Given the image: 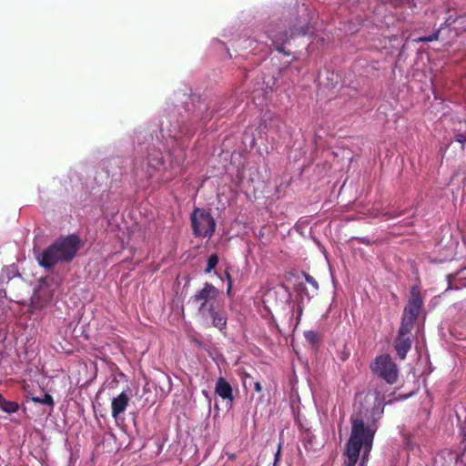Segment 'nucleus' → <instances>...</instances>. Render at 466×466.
I'll use <instances>...</instances> for the list:
<instances>
[{
  "instance_id": "obj_1",
  "label": "nucleus",
  "mask_w": 466,
  "mask_h": 466,
  "mask_svg": "<svg viewBox=\"0 0 466 466\" xmlns=\"http://www.w3.org/2000/svg\"><path fill=\"white\" fill-rule=\"evenodd\" d=\"M233 106L226 96L213 99L192 94L180 106L165 109L155 136L149 128L136 130L128 183L137 191L156 190L183 176L193 137L205 132L213 117L228 116Z\"/></svg>"
},
{
  "instance_id": "obj_2",
  "label": "nucleus",
  "mask_w": 466,
  "mask_h": 466,
  "mask_svg": "<svg viewBox=\"0 0 466 466\" xmlns=\"http://www.w3.org/2000/svg\"><path fill=\"white\" fill-rule=\"evenodd\" d=\"M384 413V404L378 398L370 407L361 404L350 417V435L345 445V466H355L360 452H370L379 421Z\"/></svg>"
},
{
  "instance_id": "obj_3",
  "label": "nucleus",
  "mask_w": 466,
  "mask_h": 466,
  "mask_svg": "<svg viewBox=\"0 0 466 466\" xmlns=\"http://www.w3.org/2000/svg\"><path fill=\"white\" fill-rule=\"evenodd\" d=\"M82 246L83 242L78 235H61L42 251H35V258L42 268L53 271L56 267L71 264Z\"/></svg>"
},
{
  "instance_id": "obj_4",
  "label": "nucleus",
  "mask_w": 466,
  "mask_h": 466,
  "mask_svg": "<svg viewBox=\"0 0 466 466\" xmlns=\"http://www.w3.org/2000/svg\"><path fill=\"white\" fill-rule=\"evenodd\" d=\"M220 291L213 284L205 282L203 287L190 297L188 303L198 304V314L200 318L213 311L221 305L218 302Z\"/></svg>"
},
{
  "instance_id": "obj_5",
  "label": "nucleus",
  "mask_w": 466,
  "mask_h": 466,
  "mask_svg": "<svg viewBox=\"0 0 466 466\" xmlns=\"http://www.w3.org/2000/svg\"><path fill=\"white\" fill-rule=\"evenodd\" d=\"M189 218L195 238H210L214 235L217 223L208 210L196 207L190 213Z\"/></svg>"
},
{
  "instance_id": "obj_6",
  "label": "nucleus",
  "mask_w": 466,
  "mask_h": 466,
  "mask_svg": "<svg viewBox=\"0 0 466 466\" xmlns=\"http://www.w3.org/2000/svg\"><path fill=\"white\" fill-rule=\"evenodd\" d=\"M370 370L388 384H394L398 380L399 369L389 354L377 356L370 364Z\"/></svg>"
},
{
  "instance_id": "obj_7",
  "label": "nucleus",
  "mask_w": 466,
  "mask_h": 466,
  "mask_svg": "<svg viewBox=\"0 0 466 466\" xmlns=\"http://www.w3.org/2000/svg\"><path fill=\"white\" fill-rule=\"evenodd\" d=\"M410 297L404 307L400 325L413 328L420 310L423 307V299L418 286H412L410 289Z\"/></svg>"
},
{
  "instance_id": "obj_8",
  "label": "nucleus",
  "mask_w": 466,
  "mask_h": 466,
  "mask_svg": "<svg viewBox=\"0 0 466 466\" xmlns=\"http://www.w3.org/2000/svg\"><path fill=\"white\" fill-rule=\"evenodd\" d=\"M466 451L460 454L456 451L443 449L433 457L432 466H466Z\"/></svg>"
},
{
  "instance_id": "obj_9",
  "label": "nucleus",
  "mask_w": 466,
  "mask_h": 466,
  "mask_svg": "<svg viewBox=\"0 0 466 466\" xmlns=\"http://www.w3.org/2000/svg\"><path fill=\"white\" fill-rule=\"evenodd\" d=\"M412 329L413 328L400 325L398 330V334L394 339V350L397 353V356L402 360L406 359L407 354L412 346Z\"/></svg>"
},
{
  "instance_id": "obj_10",
  "label": "nucleus",
  "mask_w": 466,
  "mask_h": 466,
  "mask_svg": "<svg viewBox=\"0 0 466 466\" xmlns=\"http://www.w3.org/2000/svg\"><path fill=\"white\" fill-rule=\"evenodd\" d=\"M100 201L101 210L103 216L106 218H113L116 214H117L122 204L120 193L115 191L102 193Z\"/></svg>"
},
{
  "instance_id": "obj_11",
  "label": "nucleus",
  "mask_w": 466,
  "mask_h": 466,
  "mask_svg": "<svg viewBox=\"0 0 466 466\" xmlns=\"http://www.w3.org/2000/svg\"><path fill=\"white\" fill-rule=\"evenodd\" d=\"M127 391H130L129 388H127V390H123L112 400V417L115 419L116 423H118L119 420L124 422L125 418L123 417V414L126 411L130 400Z\"/></svg>"
},
{
  "instance_id": "obj_12",
  "label": "nucleus",
  "mask_w": 466,
  "mask_h": 466,
  "mask_svg": "<svg viewBox=\"0 0 466 466\" xmlns=\"http://www.w3.org/2000/svg\"><path fill=\"white\" fill-rule=\"evenodd\" d=\"M201 319L206 321L210 320V325L213 328L218 329L220 333L226 335L228 313L223 309V306H220L218 309H214L213 311L206 315L205 318Z\"/></svg>"
},
{
  "instance_id": "obj_13",
  "label": "nucleus",
  "mask_w": 466,
  "mask_h": 466,
  "mask_svg": "<svg viewBox=\"0 0 466 466\" xmlns=\"http://www.w3.org/2000/svg\"><path fill=\"white\" fill-rule=\"evenodd\" d=\"M299 16L296 20L299 21V29H314L318 26V14L315 10H310L306 5H302L298 9Z\"/></svg>"
},
{
  "instance_id": "obj_14",
  "label": "nucleus",
  "mask_w": 466,
  "mask_h": 466,
  "mask_svg": "<svg viewBox=\"0 0 466 466\" xmlns=\"http://www.w3.org/2000/svg\"><path fill=\"white\" fill-rule=\"evenodd\" d=\"M127 160L121 157H114L107 160L105 168L108 176L117 181L124 174H127Z\"/></svg>"
},
{
  "instance_id": "obj_15",
  "label": "nucleus",
  "mask_w": 466,
  "mask_h": 466,
  "mask_svg": "<svg viewBox=\"0 0 466 466\" xmlns=\"http://www.w3.org/2000/svg\"><path fill=\"white\" fill-rule=\"evenodd\" d=\"M215 393L232 406L234 401L233 388L224 377H218L217 379Z\"/></svg>"
},
{
  "instance_id": "obj_16",
  "label": "nucleus",
  "mask_w": 466,
  "mask_h": 466,
  "mask_svg": "<svg viewBox=\"0 0 466 466\" xmlns=\"http://www.w3.org/2000/svg\"><path fill=\"white\" fill-rule=\"evenodd\" d=\"M268 37L270 39L272 46L279 53L289 56L290 53L286 51L285 45L289 41V31H268Z\"/></svg>"
},
{
  "instance_id": "obj_17",
  "label": "nucleus",
  "mask_w": 466,
  "mask_h": 466,
  "mask_svg": "<svg viewBox=\"0 0 466 466\" xmlns=\"http://www.w3.org/2000/svg\"><path fill=\"white\" fill-rule=\"evenodd\" d=\"M465 269H466V267H463L460 270H458L456 273L447 275L448 287L446 289V291L459 290L463 288H466V279H462L461 277V274Z\"/></svg>"
},
{
  "instance_id": "obj_18",
  "label": "nucleus",
  "mask_w": 466,
  "mask_h": 466,
  "mask_svg": "<svg viewBox=\"0 0 466 466\" xmlns=\"http://www.w3.org/2000/svg\"><path fill=\"white\" fill-rule=\"evenodd\" d=\"M0 410L5 413L13 414L19 410V404L15 401H10L5 399H0Z\"/></svg>"
},
{
  "instance_id": "obj_19",
  "label": "nucleus",
  "mask_w": 466,
  "mask_h": 466,
  "mask_svg": "<svg viewBox=\"0 0 466 466\" xmlns=\"http://www.w3.org/2000/svg\"><path fill=\"white\" fill-rule=\"evenodd\" d=\"M218 256L216 253L211 254L207 259V267L204 271L206 274H209L214 271V274L218 275L222 279V277L218 275L215 270L217 265L218 264Z\"/></svg>"
},
{
  "instance_id": "obj_20",
  "label": "nucleus",
  "mask_w": 466,
  "mask_h": 466,
  "mask_svg": "<svg viewBox=\"0 0 466 466\" xmlns=\"http://www.w3.org/2000/svg\"><path fill=\"white\" fill-rule=\"evenodd\" d=\"M32 400L35 403H41L50 407L54 406V399L49 393H46L42 398L33 397Z\"/></svg>"
},
{
  "instance_id": "obj_21",
  "label": "nucleus",
  "mask_w": 466,
  "mask_h": 466,
  "mask_svg": "<svg viewBox=\"0 0 466 466\" xmlns=\"http://www.w3.org/2000/svg\"><path fill=\"white\" fill-rule=\"evenodd\" d=\"M305 339L312 346H315L319 343V338L316 331L307 330L304 332Z\"/></svg>"
},
{
  "instance_id": "obj_22",
  "label": "nucleus",
  "mask_w": 466,
  "mask_h": 466,
  "mask_svg": "<svg viewBox=\"0 0 466 466\" xmlns=\"http://www.w3.org/2000/svg\"><path fill=\"white\" fill-rule=\"evenodd\" d=\"M404 213H405V210H403V209L400 210V211L388 210V211L382 212L381 217L383 218L384 220H390V219L397 218L402 216Z\"/></svg>"
},
{
  "instance_id": "obj_23",
  "label": "nucleus",
  "mask_w": 466,
  "mask_h": 466,
  "mask_svg": "<svg viewBox=\"0 0 466 466\" xmlns=\"http://www.w3.org/2000/svg\"><path fill=\"white\" fill-rule=\"evenodd\" d=\"M212 47L216 50H221L225 52L226 56L231 57L228 48L225 46L223 42L218 39H215L212 41Z\"/></svg>"
},
{
  "instance_id": "obj_24",
  "label": "nucleus",
  "mask_w": 466,
  "mask_h": 466,
  "mask_svg": "<svg viewBox=\"0 0 466 466\" xmlns=\"http://www.w3.org/2000/svg\"><path fill=\"white\" fill-rule=\"evenodd\" d=\"M225 278L227 279V296L228 298H231L232 297V286H233V282H232V279H231V276H230V273L228 272V269L225 270Z\"/></svg>"
},
{
  "instance_id": "obj_25",
  "label": "nucleus",
  "mask_w": 466,
  "mask_h": 466,
  "mask_svg": "<svg viewBox=\"0 0 466 466\" xmlns=\"http://www.w3.org/2000/svg\"><path fill=\"white\" fill-rule=\"evenodd\" d=\"M370 452L362 451L360 452V459L355 466H367L368 461L370 459Z\"/></svg>"
},
{
  "instance_id": "obj_26",
  "label": "nucleus",
  "mask_w": 466,
  "mask_h": 466,
  "mask_svg": "<svg viewBox=\"0 0 466 466\" xmlns=\"http://www.w3.org/2000/svg\"><path fill=\"white\" fill-rule=\"evenodd\" d=\"M304 278H305L306 282L309 283V285H311L315 291H318L319 284H318L317 280L308 273H304Z\"/></svg>"
},
{
  "instance_id": "obj_27",
  "label": "nucleus",
  "mask_w": 466,
  "mask_h": 466,
  "mask_svg": "<svg viewBox=\"0 0 466 466\" xmlns=\"http://www.w3.org/2000/svg\"><path fill=\"white\" fill-rule=\"evenodd\" d=\"M441 31H434L431 35H430L429 36H424V37H419L418 38V41H421V42H431V41H434V40H437L438 37H439V34H440Z\"/></svg>"
},
{
  "instance_id": "obj_28",
  "label": "nucleus",
  "mask_w": 466,
  "mask_h": 466,
  "mask_svg": "<svg viewBox=\"0 0 466 466\" xmlns=\"http://www.w3.org/2000/svg\"><path fill=\"white\" fill-rule=\"evenodd\" d=\"M454 140L461 144V148L464 147V144L466 142V137L463 134H457L454 137Z\"/></svg>"
},
{
  "instance_id": "obj_29",
  "label": "nucleus",
  "mask_w": 466,
  "mask_h": 466,
  "mask_svg": "<svg viewBox=\"0 0 466 466\" xmlns=\"http://www.w3.org/2000/svg\"><path fill=\"white\" fill-rule=\"evenodd\" d=\"M405 447L409 451H414L415 450H417V451L420 450V448L415 443H413L410 440L406 441Z\"/></svg>"
},
{
  "instance_id": "obj_30",
  "label": "nucleus",
  "mask_w": 466,
  "mask_h": 466,
  "mask_svg": "<svg viewBox=\"0 0 466 466\" xmlns=\"http://www.w3.org/2000/svg\"><path fill=\"white\" fill-rule=\"evenodd\" d=\"M280 452H281V444L279 443V447H278V450L274 455V461H275V465L278 464L279 461L280 460Z\"/></svg>"
},
{
  "instance_id": "obj_31",
  "label": "nucleus",
  "mask_w": 466,
  "mask_h": 466,
  "mask_svg": "<svg viewBox=\"0 0 466 466\" xmlns=\"http://www.w3.org/2000/svg\"><path fill=\"white\" fill-rule=\"evenodd\" d=\"M455 309H466V300L459 301L453 305Z\"/></svg>"
},
{
  "instance_id": "obj_32",
  "label": "nucleus",
  "mask_w": 466,
  "mask_h": 466,
  "mask_svg": "<svg viewBox=\"0 0 466 466\" xmlns=\"http://www.w3.org/2000/svg\"><path fill=\"white\" fill-rule=\"evenodd\" d=\"M254 390L257 391V392H261L262 391V385L259 381H255L254 382Z\"/></svg>"
},
{
  "instance_id": "obj_33",
  "label": "nucleus",
  "mask_w": 466,
  "mask_h": 466,
  "mask_svg": "<svg viewBox=\"0 0 466 466\" xmlns=\"http://www.w3.org/2000/svg\"><path fill=\"white\" fill-rule=\"evenodd\" d=\"M461 443L464 446V450L466 451V430L462 431V441Z\"/></svg>"
},
{
  "instance_id": "obj_34",
  "label": "nucleus",
  "mask_w": 466,
  "mask_h": 466,
  "mask_svg": "<svg viewBox=\"0 0 466 466\" xmlns=\"http://www.w3.org/2000/svg\"><path fill=\"white\" fill-rule=\"evenodd\" d=\"M302 315V308L299 307V312L297 313V319H298V321H297V325L299 324V320H300V317Z\"/></svg>"
},
{
  "instance_id": "obj_35",
  "label": "nucleus",
  "mask_w": 466,
  "mask_h": 466,
  "mask_svg": "<svg viewBox=\"0 0 466 466\" xmlns=\"http://www.w3.org/2000/svg\"><path fill=\"white\" fill-rule=\"evenodd\" d=\"M360 240V242L362 243H369V240H367L365 238H359Z\"/></svg>"
},
{
  "instance_id": "obj_36",
  "label": "nucleus",
  "mask_w": 466,
  "mask_h": 466,
  "mask_svg": "<svg viewBox=\"0 0 466 466\" xmlns=\"http://www.w3.org/2000/svg\"><path fill=\"white\" fill-rule=\"evenodd\" d=\"M299 34H300L301 35H306L308 34V32H309V31L303 30V31H299Z\"/></svg>"
},
{
  "instance_id": "obj_37",
  "label": "nucleus",
  "mask_w": 466,
  "mask_h": 466,
  "mask_svg": "<svg viewBox=\"0 0 466 466\" xmlns=\"http://www.w3.org/2000/svg\"><path fill=\"white\" fill-rule=\"evenodd\" d=\"M235 458H236V455H235V454H230V455L228 456V459H229V460H231V461H232V460H234Z\"/></svg>"
},
{
  "instance_id": "obj_38",
  "label": "nucleus",
  "mask_w": 466,
  "mask_h": 466,
  "mask_svg": "<svg viewBox=\"0 0 466 466\" xmlns=\"http://www.w3.org/2000/svg\"><path fill=\"white\" fill-rule=\"evenodd\" d=\"M202 393H203L206 397H208V391H207V390H203V391H202Z\"/></svg>"
},
{
  "instance_id": "obj_39",
  "label": "nucleus",
  "mask_w": 466,
  "mask_h": 466,
  "mask_svg": "<svg viewBox=\"0 0 466 466\" xmlns=\"http://www.w3.org/2000/svg\"><path fill=\"white\" fill-rule=\"evenodd\" d=\"M297 21L299 23V20H297ZM295 27H297L296 29H299V25H295Z\"/></svg>"
},
{
  "instance_id": "obj_40",
  "label": "nucleus",
  "mask_w": 466,
  "mask_h": 466,
  "mask_svg": "<svg viewBox=\"0 0 466 466\" xmlns=\"http://www.w3.org/2000/svg\"><path fill=\"white\" fill-rule=\"evenodd\" d=\"M305 295L308 297L309 299H310V296H309L307 292H305Z\"/></svg>"
},
{
  "instance_id": "obj_41",
  "label": "nucleus",
  "mask_w": 466,
  "mask_h": 466,
  "mask_svg": "<svg viewBox=\"0 0 466 466\" xmlns=\"http://www.w3.org/2000/svg\"><path fill=\"white\" fill-rule=\"evenodd\" d=\"M273 466H278V464H277V465H275V461H274V462H273Z\"/></svg>"
}]
</instances>
